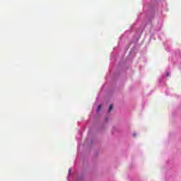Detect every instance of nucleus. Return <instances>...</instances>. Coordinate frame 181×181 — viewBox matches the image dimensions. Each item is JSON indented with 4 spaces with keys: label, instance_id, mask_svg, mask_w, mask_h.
<instances>
[{
    "label": "nucleus",
    "instance_id": "f257e3e1",
    "mask_svg": "<svg viewBox=\"0 0 181 181\" xmlns=\"http://www.w3.org/2000/svg\"><path fill=\"white\" fill-rule=\"evenodd\" d=\"M112 108H113L112 105H110V107H109V111H108V112H111V111L112 110Z\"/></svg>",
    "mask_w": 181,
    "mask_h": 181
},
{
    "label": "nucleus",
    "instance_id": "f03ea898",
    "mask_svg": "<svg viewBox=\"0 0 181 181\" xmlns=\"http://www.w3.org/2000/svg\"><path fill=\"white\" fill-rule=\"evenodd\" d=\"M100 110H101V105H99V106L98 107V111H100Z\"/></svg>",
    "mask_w": 181,
    "mask_h": 181
},
{
    "label": "nucleus",
    "instance_id": "7ed1b4c3",
    "mask_svg": "<svg viewBox=\"0 0 181 181\" xmlns=\"http://www.w3.org/2000/svg\"><path fill=\"white\" fill-rule=\"evenodd\" d=\"M133 136H134V137L136 136V134L134 133V134H133Z\"/></svg>",
    "mask_w": 181,
    "mask_h": 181
},
{
    "label": "nucleus",
    "instance_id": "20e7f679",
    "mask_svg": "<svg viewBox=\"0 0 181 181\" xmlns=\"http://www.w3.org/2000/svg\"><path fill=\"white\" fill-rule=\"evenodd\" d=\"M69 175H70L71 170H69Z\"/></svg>",
    "mask_w": 181,
    "mask_h": 181
},
{
    "label": "nucleus",
    "instance_id": "39448f33",
    "mask_svg": "<svg viewBox=\"0 0 181 181\" xmlns=\"http://www.w3.org/2000/svg\"><path fill=\"white\" fill-rule=\"evenodd\" d=\"M108 119L106 118V121Z\"/></svg>",
    "mask_w": 181,
    "mask_h": 181
}]
</instances>
